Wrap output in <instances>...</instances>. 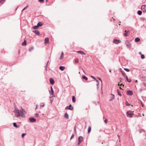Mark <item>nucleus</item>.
<instances>
[{
    "label": "nucleus",
    "instance_id": "obj_1",
    "mask_svg": "<svg viewBox=\"0 0 146 146\" xmlns=\"http://www.w3.org/2000/svg\"><path fill=\"white\" fill-rule=\"evenodd\" d=\"M26 113V111L21 108V110H20V111H19V117H25Z\"/></svg>",
    "mask_w": 146,
    "mask_h": 146
},
{
    "label": "nucleus",
    "instance_id": "obj_2",
    "mask_svg": "<svg viewBox=\"0 0 146 146\" xmlns=\"http://www.w3.org/2000/svg\"><path fill=\"white\" fill-rule=\"evenodd\" d=\"M127 117H132L134 115L133 113L131 111H127Z\"/></svg>",
    "mask_w": 146,
    "mask_h": 146
},
{
    "label": "nucleus",
    "instance_id": "obj_3",
    "mask_svg": "<svg viewBox=\"0 0 146 146\" xmlns=\"http://www.w3.org/2000/svg\"><path fill=\"white\" fill-rule=\"evenodd\" d=\"M142 11L145 13L146 12V5H142L141 7Z\"/></svg>",
    "mask_w": 146,
    "mask_h": 146
},
{
    "label": "nucleus",
    "instance_id": "obj_4",
    "mask_svg": "<svg viewBox=\"0 0 146 146\" xmlns=\"http://www.w3.org/2000/svg\"><path fill=\"white\" fill-rule=\"evenodd\" d=\"M83 140V137L82 136H80L78 138V145H79L82 142Z\"/></svg>",
    "mask_w": 146,
    "mask_h": 146
},
{
    "label": "nucleus",
    "instance_id": "obj_5",
    "mask_svg": "<svg viewBox=\"0 0 146 146\" xmlns=\"http://www.w3.org/2000/svg\"><path fill=\"white\" fill-rule=\"evenodd\" d=\"M65 109L72 110H73V107L71 105H70L69 106H67L65 108Z\"/></svg>",
    "mask_w": 146,
    "mask_h": 146
},
{
    "label": "nucleus",
    "instance_id": "obj_6",
    "mask_svg": "<svg viewBox=\"0 0 146 146\" xmlns=\"http://www.w3.org/2000/svg\"><path fill=\"white\" fill-rule=\"evenodd\" d=\"M121 41L117 39H114L113 40V42L115 44H118L120 43Z\"/></svg>",
    "mask_w": 146,
    "mask_h": 146
},
{
    "label": "nucleus",
    "instance_id": "obj_7",
    "mask_svg": "<svg viewBox=\"0 0 146 146\" xmlns=\"http://www.w3.org/2000/svg\"><path fill=\"white\" fill-rule=\"evenodd\" d=\"M110 99L109 100V101H112L114 99L115 96L113 94H111L110 95Z\"/></svg>",
    "mask_w": 146,
    "mask_h": 146
},
{
    "label": "nucleus",
    "instance_id": "obj_8",
    "mask_svg": "<svg viewBox=\"0 0 146 146\" xmlns=\"http://www.w3.org/2000/svg\"><path fill=\"white\" fill-rule=\"evenodd\" d=\"M126 46L128 48H130L131 46V44L128 41H127L125 42Z\"/></svg>",
    "mask_w": 146,
    "mask_h": 146
},
{
    "label": "nucleus",
    "instance_id": "obj_9",
    "mask_svg": "<svg viewBox=\"0 0 146 146\" xmlns=\"http://www.w3.org/2000/svg\"><path fill=\"white\" fill-rule=\"evenodd\" d=\"M50 93L51 95H53L54 97L55 96L54 95V91L52 86L50 87Z\"/></svg>",
    "mask_w": 146,
    "mask_h": 146
},
{
    "label": "nucleus",
    "instance_id": "obj_10",
    "mask_svg": "<svg viewBox=\"0 0 146 146\" xmlns=\"http://www.w3.org/2000/svg\"><path fill=\"white\" fill-rule=\"evenodd\" d=\"M127 94L131 96L133 94V92L130 90H127Z\"/></svg>",
    "mask_w": 146,
    "mask_h": 146
},
{
    "label": "nucleus",
    "instance_id": "obj_11",
    "mask_svg": "<svg viewBox=\"0 0 146 146\" xmlns=\"http://www.w3.org/2000/svg\"><path fill=\"white\" fill-rule=\"evenodd\" d=\"M29 120L31 122H34L36 121V119L34 118H30Z\"/></svg>",
    "mask_w": 146,
    "mask_h": 146
},
{
    "label": "nucleus",
    "instance_id": "obj_12",
    "mask_svg": "<svg viewBox=\"0 0 146 146\" xmlns=\"http://www.w3.org/2000/svg\"><path fill=\"white\" fill-rule=\"evenodd\" d=\"M49 41V38L48 37H46L45 39L44 43L45 44H47L48 43Z\"/></svg>",
    "mask_w": 146,
    "mask_h": 146
},
{
    "label": "nucleus",
    "instance_id": "obj_13",
    "mask_svg": "<svg viewBox=\"0 0 146 146\" xmlns=\"http://www.w3.org/2000/svg\"><path fill=\"white\" fill-rule=\"evenodd\" d=\"M33 32L36 34L39 35L40 34V32L38 31L35 30L33 31Z\"/></svg>",
    "mask_w": 146,
    "mask_h": 146
},
{
    "label": "nucleus",
    "instance_id": "obj_14",
    "mask_svg": "<svg viewBox=\"0 0 146 146\" xmlns=\"http://www.w3.org/2000/svg\"><path fill=\"white\" fill-rule=\"evenodd\" d=\"M50 83L51 84H53L54 83V81L53 79H52V78H50Z\"/></svg>",
    "mask_w": 146,
    "mask_h": 146
},
{
    "label": "nucleus",
    "instance_id": "obj_15",
    "mask_svg": "<svg viewBox=\"0 0 146 146\" xmlns=\"http://www.w3.org/2000/svg\"><path fill=\"white\" fill-rule=\"evenodd\" d=\"M59 68L61 70L63 71L65 69V67L63 66H60Z\"/></svg>",
    "mask_w": 146,
    "mask_h": 146
},
{
    "label": "nucleus",
    "instance_id": "obj_16",
    "mask_svg": "<svg viewBox=\"0 0 146 146\" xmlns=\"http://www.w3.org/2000/svg\"><path fill=\"white\" fill-rule=\"evenodd\" d=\"M64 117H66L67 119H68L69 118V116L68 114V113H65L64 115Z\"/></svg>",
    "mask_w": 146,
    "mask_h": 146
},
{
    "label": "nucleus",
    "instance_id": "obj_17",
    "mask_svg": "<svg viewBox=\"0 0 146 146\" xmlns=\"http://www.w3.org/2000/svg\"><path fill=\"white\" fill-rule=\"evenodd\" d=\"M140 39L139 38L137 37L135 39V42H137L139 41Z\"/></svg>",
    "mask_w": 146,
    "mask_h": 146
},
{
    "label": "nucleus",
    "instance_id": "obj_18",
    "mask_svg": "<svg viewBox=\"0 0 146 146\" xmlns=\"http://www.w3.org/2000/svg\"><path fill=\"white\" fill-rule=\"evenodd\" d=\"M27 44V42H26V40H24V42H23L22 44V45L23 46H25Z\"/></svg>",
    "mask_w": 146,
    "mask_h": 146
},
{
    "label": "nucleus",
    "instance_id": "obj_19",
    "mask_svg": "<svg viewBox=\"0 0 146 146\" xmlns=\"http://www.w3.org/2000/svg\"><path fill=\"white\" fill-rule=\"evenodd\" d=\"M126 78L127 81H128L129 82H130L131 81V79H128L127 76H126Z\"/></svg>",
    "mask_w": 146,
    "mask_h": 146
},
{
    "label": "nucleus",
    "instance_id": "obj_20",
    "mask_svg": "<svg viewBox=\"0 0 146 146\" xmlns=\"http://www.w3.org/2000/svg\"><path fill=\"white\" fill-rule=\"evenodd\" d=\"M64 55V53L63 52H62L61 54V56H60V60L62 59L63 58Z\"/></svg>",
    "mask_w": 146,
    "mask_h": 146
},
{
    "label": "nucleus",
    "instance_id": "obj_21",
    "mask_svg": "<svg viewBox=\"0 0 146 146\" xmlns=\"http://www.w3.org/2000/svg\"><path fill=\"white\" fill-rule=\"evenodd\" d=\"M91 126H89L88 127V133H89L90 132V131H91Z\"/></svg>",
    "mask_w": 146,
    "mask_h": 146
},
{
    "label": "nucleus",
    "instance_id": "obj_22",
    "mask_svg": "<svg viewBox=\"0 0 146 146\" xmlns=\"http://www.w3.org/2000/svg\"><path fill=\"white\" fill-rule=\"evenodd\" d=\"M128 32V31H127L126 30L125 31V33L124 34V36H128L127 33Z\"/></svg>",
    "mask_w": 146,
    "mask_h": 146
},
{
    "label": "nucleus",
    "instance_id": "obj_23",
    "mask_svg": "<svg viewBox=\"0 0 146 146\" xmlns=\"http://www.w3.org/2000/svg\"><path fill=\"white\" fill-rule=\"evenodd\" d=\"M79 60L77 58H76L74 60V63H78V62Z\"/></svg>",
    "mask_w": 146,
    "mask_h": 146
},
{
    "label": "nucleus",
    "instance_id": "obj_24",
    "mask_svg": "<svg viewBox=\"0 0 146 146\" xmlns=\"http://www.w3.org/2000/svg\"><path fill=\"white\" fill-rule=\"evenodd\" d=\"M37 25L39 27H40V26H42V23H41V22H39L38 23Z\"/></svg>",
    "mask_w": 146,
    "mask_h": 146
},
{
    "label": "nucleus",
    "instance_id": "obj_25",
    "mask_svg": "<svg viewBox=\"0 0 146 146\" xmlns=\"http://www.w3.org/2000/svg\"><path fill=\"white\" fill-rule=\"evenodd\" d=\"M138 14L139 15H141L142 14V12L141 11L139 10L137 12Z\"/></svg>",
    "mask_w": 146,
    "mask_h": 146
},
{
    "label": "nucleus",
    "instance_id": "obj_26",
    "mask_svg": "<svg viewBox=\"0 0 146 146\" xmlns=\"http://www.w3.org/2000/svg\"><path fill=\"white\" fill-rule=\"evenodd\" d=\"M77 52L79 53L80 54H86L85 53L83 52L82 51H78Z\"/></svg>",
    "mask_w": 146,
    "mask_h": 146
},
{
    "label": "nucleus",
    "instance_id": "obj_27",
    "mask_svg": "<svg viewBox=\"0 0 146 146\" xmlns=\"http://www.w3.org/2000/svg\"><path fill=\"white\" fill-rule=\"evenodd\" d=\"M121 72L122 74L124 76H125L126 77V74H125V72H123V71H121Z\"/></svg>",
    "mask_w": 146,
    "mask_h": 146
},
{
    "label": "nucleus",
    "instance_id": "obj_28",
    "mask_svg": "<svg viewBox=\"0 0 146 146\" xmlns=\"http://www.w3.org/2000/svg\"><path fill=\"white\" fill-rule=\"evenodd\" d=\"M83 79H85L86 81H87L88 80V78L85 76H83L82 77Z\"/></svg>",
    "mask_w": 146,
    "mask_h": 146
},
{
    "label": "nucleus",
    "instance_id": "obj_29",
    "mask_svg": "<svg viewBox=\"0 0 146 146\" xmlns=\"http://www.w3.org/2000/svg\"><path fill=\"white\" fill-rule=\"evenodd\" d=\"M72 100L73 102H76V100L75 99V97L74 96H73L72 97Z\"/></svg>",
    "mask_w": 146,
    "mask_h": 146
},
{
    "label": "nucleus",
    "instance_id": "obj_30",
    "mask_svg": "<svg viewBox=\"0 0 146 146\" xmlns=\"http://www.w3.org/2000/svg\"><path fill=\"white\" fill-rule=\"evenodd\" d=\"M13 126L16 127H18V126H17L16 124V123H13Z\"/></svg>",
    "mask_w": 146,
    "mask_h": 146
},
{
    "label": "nucleus",
    "instance_id": "obj_31",
    "mask_svg": "<svg viewBox=\"0 0 146 146\" xmlns=\"http://www.w3.org/2000/svg\"><path fill=\"white\" fill-rule=\"evenodd\" d=\"M124 70L125 71H126L127 72H129L130 71L129 70V69L127 68H124Z\"/></svg>",
    "mask_w": 146,
    "mask_h": 146
},
{
    "label": "nucleus",
    "instance_id": "obj_32",
    "mask_svg": "<svg viewBox=\"0 0 146 146\" xmlns=\"http://www.w3.org/2000/svg\"><path fill=\"white\" fill-rule=\"evenodd\" d=\"M38 27V26L37 25V26H35L33 27V29H36Z\"/></svg>",
    "mask_w": 146,
    "mask_h": 146
},
{
    "label": "nucleus",
    "instance_id": "obj_33",
    "mask_svg": "<svg viewBox=\"0 0 146 146\" xmlns=\"http://www.w3.org/2000/svg\"><path fill=\"white\" fill-rule=\"evenodd\" d=\"M124 86V85L122 84H121L120 85V89H122V88H123V87Z\"/></svg>",
    "mask_w": 146,
    "mask_h": 146
},
{
    "label": "nucleus",
    "instance_id": "obj_34",
    "mask_svg": "<svg viewBox=\"0 0 146 146\" xmlns=\"http://www.w3.org/2000/svg\"><path fill=\"white\" fill-rule=\"evenodd\" d=\"M141 58L142 59H144L145 58V56L143 54H141Z\"/></svg>",
    "mask_w": 146,
    "mask_h": 146
},
{
    "label": "nucleus",
    "instance_id": "obj_35",
    "mask_svg": "<svg viewBox=\"0 0 146 146\" xmlns=\"http://www.w3.org/2000/svg\"><path fill=\"white\" fill-rule=\"evenodd\" d=\"M38 115H39L38 113H36L35 115V116L36 117H38Z\"/></svg>",
    "mask_w": 146,
    "mask_h": 146
},
{
    "label": "nucleus",
    "instance_id": "obj_36",
    "mask_svg": "<svg viewBox=\"0 0 146 146\" xmlns=\"http://www.w3.org/2000/svg\"><path fill=\"white\" fill-rule=\"evenodd\" d=\"M125 103L126 105H127V106H129L130 105V104H129V103H128V102H125Z\"/></svg>",
    "mask_w": 146,
    "mask_h": 146
},
{
    "label": "nucleus",
    "instance_id": "obj_37",
    "mask_svg": "<svg viewBox=\"0 0 146 146\" xmlns=\"http://www.w3.org/2000/svg\"><path fill=\"white\" fill-rule=\"evenodd\" d=\"M26 133H23L22 134V137H24V136L26 135Z\"/></svg>",
    "mask_w": 146,
    "mask_h": 146
},
{
    "label": "nucleus",
    "instance_id": "obj_38",
    "mask_svg": "<svg viewBox=\"0 0 146 146\" xmlns=\"http://www.w3.org/2000/svg\"><path fill=\"white\" fill-rule=\"evenodd\" d=\"M5 0H0V3H3L4 1Z\"/></svg>",
    "mask_w": 146,
    "mask_h": 146
},
{
    "label": "nucleus",
    "instance_id": "obj_39",
    "mask_svg": "<svg viewBox=\"0 0 146 146\" xmlns=\"http://www.w3.org/2000/svg\"><path fill=\"white\" fill-rule=\"evenodd\" d=\"M74 134H73L71 137L70 138V139H72L74 137Z\"/></svg>",
    "mask_w": 146,
    "mask_h": 146
},
{
    "label": "nucleus",
    "instance_id": "obj_40",
    "mask_svg": "<svg viewBox=\"0 0 146 146\" xmlns=\"http://www.w3.org/2000/svg\"><path fill=\"white\" fill-rule=\"evenodd\" d=\"M44 1V0H38L39 1L40 3L43 2Z\"/></svg>",
    "mask_w": 146,
    "mask_h": 146
},
{
    "label": "nucleus",
    "instance_id": "obj_41",
    "mask_svg": "<svg viewBox=\"0 0 146 146\" xmlns=\"http://www.w3.org/2000/svg\"><path fill=\"white\" fill-rule=\"evenodd\" d=\"M108 120L107 119H106L104 120V122L106 123V124L107 123Z\"/></svg>",
    "mask_w": 146,
    "mask_h": 146
},
{
    "label": "nucleus",
    "instance_id": "obj_42",
    "mask_svg": "<svg viewBox=\"0 0 146 146\" xmlns=\"http://www.w3.org/2000/svg\"><path fill=\"white\" fill-rule=\"evenodd\" d=\"M42 105H41L40 106L42 107H44V103H42Z\"/></svg>",
    "mask_w": 146,
    "mask_h": 146
},
{
    "label": "nucleus",
    "instance_id": "obj_43",
    "mask_svg": "<svg viewBox=\"0 0 146 146\" xmlns=\"http://www.w3.org/2000/svg\"><path fill=\"white\" fill-rule=\"evenodd\" d=\"M33 49V48L32 47L31 48V49H29V51H31V50Z\"/></svg>",
    "mask_w": 146,
    "mask_h": 146
},
{
    "label": "nucleus",
    "instance_id": "obj_44",
    "mask_svg": "<svg viewBox=\"0 0 146 146\" xmlns=\"http://www.w3.org/2000/svg\"><path fill=\"white\" fill-rule=\"evenodd\" d=\"M118 95L120 96H121V94L119 92H118Z\"/></svg>",
    "mask_w": 146,
    "mask_h": 146
},
{
    "label": "nucleus",
    "instance_id": "obj_45",
    "mask_svg": "<svg viewBox=\"0 0 146 146\" xmlns=\"http://www.w3.org/2000/svg\"><path fill=\"white\" fill-rule=\"evenodd\" d=\"M143 85L144 86H146V83L143 82Z\"/></svg>",
    "mask_w": 146,
    "mask_h": 146
},
{
    "label": "nucleus",
    "instance_id": "obj_46",
    "mask_svg": "<svg viewBox=\"0 0 146 146\" xmlns=\"http://www.w3.org/2000/svg\"><path fill=\"white\" fill-rule=\"evenodd\" d=\"M27 7H28V6H27L26 7L22 10V11H23L24 10H25V9L27 8Z\"/></svg>",
    "mask_w": 146,
    "mask_h": 146
},
{
    "label": "nucleus",
    "instance_id": "obj_47",
    "mask_svg": "<svg viewBox=\"0 0 146 146\" xmlns=\"http://www.w3.org/2000/svg\"><path fill=\"white\" fill-rule=\"evenodd\" d=\"M50 102H51V103H52L53 101V100L51 99V100H50Z\"/></svg>",
    "mask_w": 146,
    "mask_h": 146
},
{
    "label": "nucleus",
    "instance_id": "obj_48",
    "mask_svg": "<svg viewBox=\"0 0 146 146\" xmlns=\"http://www.w3.org/2000/svg\"><path fill=\"white\" fill-rule=\"evenodd\" d=\"M91 77L92 78L94 79L95 80V79H96V78L94 77V76H91Z\"/></svg>",
    "mask_w": 146,
    "mask_h": 146
},
{
    "label": "nucleus",
    "instance_id": "obj_49",
    "mask_svg": "<svg viewBox=\"0 0 146 146\" xmlns=\"http://www.w3.org/2000/svg\"><path fill=\"white\" fill-rule=\"evenodd\" d=\"M95 80L96 81L97 83H99L98 81L96 79H95Z\"/></svg>",
    "mask_w": 146,
    "mask_h": 146
},
{
    "label": "nucleus",
    "instance_id": "obj_50",
    "mask_svg": "<svg viewBox=\"0 0 146 146\" xmlns=\"http://www.w3.org/2000/svg\"><path fill=\"white\" fill-rule=\"evenodd\" d=\"M99 84V83H97V86H98H98Z\"/></svg>",
    "mask_w": 146,
    "mask_h": 146
},
{
    "label": "nucleus",
    "instance_id": "obj_51",
    "mask_svg": "<svg viewBox=\"0 0 146 146\" xmlns=\"http://www.w3.org/2000/svg\"><path fill=\"white\" fill-rule=\"evenodd\" d=\"M99 80L101 81V82L102 83V80H101V79H100V78H99Z\"/></svg>",
    "mask_w": 146,
    "mask_h": 146
},
{
    "label": "nucleus",
    "instance_id": "obj_52",
    "mask_svg": "<svg viewBox=\"0 0 146 146\" xmlns=\"http://www.w3.org/2000/svg\"><path fill=\"white\" fill-rule=\"evenodd\" d=\"M16 115L17 117H18V114H16Z\"/></svg>",
    "mask_w": 146,
    "mask_h": 146
},
{
    "label": "nucleus",
    "instance_id": "obj_53",
    "mask_svg": "<svg viewBox=\"0 0 146 146\" xmlns=\"http://www.w3.org/2000/svg\"><path fill=\"white\" fill-rule=\"evenodd\" d=\"M139 54H141H141H142L141 52H139Z\"/></svg>",
    "mask_w": 146,
    "mask_h": 146
},
{
    "label": "nucleus",
    "instance_id": "obj_54",
    "mask_svg": "<svg viewBox=\"0 0 146 146\" xmlns=\"http://www.w3.org/2000/svg\"><path fill=\"white\" fill-rule=\"evenodd\" d=\"M48 62H49V61H48L47 62V64L46 65V66H47V64H48Z\"/></svg>",
    "mask_w": 146,
    "mask_h": 146
},
{
    "label": "nucleus",
    "instance_id": "obj_55",
    "mask_svg": "<svg viewBox=\"0 0 146 146\" xmlns=\"http://www.w3.org/2000/svg\"><path fill=\"white\" fill-rule=\"evenodd\" d=\"M118 85L119 86H120V85L119 84V82L118 83Z\"/></svg>",
    "mask_w": 146,
    "mask_h": 146
},
{
    "label": "nucleus",
    "instance_id": "obj_56",
    "mask_svg": "<svg viewBox=\"0 0 146 146\" xmlns=\"http://www.w3.org/2000/svg\"><path fill=\"white\" fill-rule=\"evenodd\" d=\"M141 104H142V106L143 107V104H142V103L141 102Z\"/></svg>",
    "mask_w": 146,
    "mask_h": 146
},
{
    "label": "nucleus",
    "instance_id": "obj_57",
    "mask_svg": "<svg viewBox=\"0 0 146 146\" xmlns=\"http://www.w3.org/2000/svg\"><path fill=\"white\" fill-rule=\"evenodd\" d=\"M142 115L143 116H144V115L143 113L142 114Z\"/></svg>",
    "mask_w": 146,
    "mask_h": 146
},
{
    "label": "nucleus",
    "instance_id": "obj_58",
    "mask_svg": "<svg viewBox=\"0 0 146 146\" xmlns=\"http://www.w3.org/2000/svg\"><path fill=\"white\" fill-rule=\"evenodd\" d=\"M109 71H110V72H111V70H109Z\"/></svg>",
    "mask_w": 146,
    "mask_h": 146
},
{
    "label": "nucleus",
    "instance_id": "obj_59",
    "mask_svg": "<svg viewBox=\"0 0 146 146\" xmlns=\"http://www.w3.org/2000/svg\"><path fill=\"white\" fill-rule=\"evenodd\" d=\"M37 106H36V109H37Z\"/></svg>",
    "mask_w": 146,
    "mask_h": 146
},
{
    "label": "nucleus",
    "instance_id": "obj_60",
    "mask_svg": "<svg viewBox=\"0 0 146 146\" xmlns=\"http://www.w3.org/2000/svg\"><path fill=\"white\" fill-rule=\"evenodd\" d=\"M18 8V7H17V8H16V10Z\"/></svg>",
    "mask_w": 146,
    "mask_h": 146
},
{
    "label": "nucleus",
    "instance_id": "obj_61",
    "mask_svg": "<svg viewBox=\"0 0 146 146\" xmlns=\"http://www.w3.org/2000/svg\"><path fill=\"white\" fill-rule=\"evenodd\" d=\"M137 82V80H136V81H135V82Z\"/></svg>",
    "mask_w": 146,
    "mask_h": 146
},
{
    "label": "nucleus",
    "instance_id": "obj_62",
    "mask_svg": "<svg viewBox=\"0 0 146 146\" xmlns=\"http://www.w3.org/2000/svg\"><path fill=\"white\" fill-rule=\"evenodd\" d=\"M47 1V0H46V1Z\"/></svg>",
    "mask_w": 146,
    "mask_h": 146
}]
</instances>
